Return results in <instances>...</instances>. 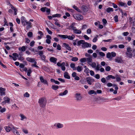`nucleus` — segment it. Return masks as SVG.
<instances>
[{
  "mask_svg": "<svg viewBox=\"0 0 135 135\" xmlns=\"http://www.w3.org/2000/svg\"><path fill=\"white\" fill-rule=\"evenodd\" d=\"M46 102V99L44 97H42L40 98L38 101V103L39 104L40 106L42 108H44L45 107Z\"/></svg>",
  "mask_w": 135,
  "mask_h": 135,
  "instance_id": "obj_1",
  "label": "nucleus"
},
{
  "mask_svg": "<svg viewBox=\"0 0 135 135\" xmlns=\"http://www.w3.org/2000/svg\"><path fill=\"white\" fill-rule=\"evenodd\" d=\"M59 37L63 39L68 38V39L70 40H73L75 37V36L74 35H72L71 36H67L65 35H58Z\"/></svg>",
  "mask_w": 135,
  "mask_h": 135,
  "instance_id": "obj_2",
  "label": "nucleus"
},
{
  "mask_svg": "<svg viewBox=\"0 0 135 135\" xmlns=\"http://www.w3.org/2000/svg\"><path fill=\"white\" fill-rule=\"evenodd\" d=\"M25 23H24L23 24L24 26L26 25V29L28 30L32 27L31 23L30 21L27 22L26 21H25Z\"/></svg>",
  "mask_w": 135,
  "mask_h": 135,
  "instance_id": "obj_3",
  "label": "nucleus"
},
{
  "mask_svg": "<svg viewBox=\"0 0 135 135\" xmlns=\"http://www.w3.org/2000/svg\"><path fill=\"white\" fill-rule=\"evenodd\" d=\"M86 81L89 84L91 85L92 83L94 82V80L90 77H88L86 78Z\"/></svg>",
  "mask_w": 135,
  "mask_h": 135,
  "instance_id": "obj_4",
  "label": "nucleus"
},
{
  "mask_svg": "<svg viewBox=\"0 0 135 135\" xmlns=\"http://www.w3.org/2000/svg\"><path fill=\"white\" fill-rule=\"evenodd\" d=\"M73 17L75 19L78 20H81L83 19V16L80 15H74Z\"/></svg>",
  "mask_w": 135,
  "mask_h": 135,
  "instance_id": "obj_5",
  "label": "nucleus"
},
{
  "mask_svg": "<svg viewBox=\"0 0 135 135\" xmlns=\"http://www.w3.org/2000/svg\"><path fill=\"white\" fill-rule=\"evenodd\" d=\"M3 99L4 101H3L2 103L3 105L5 104L6 103H9V102L10 100V99L7 97H5L3 98Z\"/></svg>",
  "mask_w": 135,
  "mask_h": 135,
  "instance_id": "obj_6",
  "label": "nucleus"
},
{
  "mask_svg": "<svg viewBox=\"0 0 135 135\" xmlns=\"http://www.w3.org/2000/svg\"><path fill=\"white\" fill-rule=\"evenodd\" d=\"M91 45L90 44L87 43V42H84L83 45H82V47L84 48H87L89 47H91Z\"/></svg>",
  "mask_w": 135,
  "mask_h": 135,
  "instance_id": "obj_7",
  "label": "nucleus"
},
{
  "mask_svg": "<svg viewBox=\"0 0 135 135\" xmlns=\"http://www.w3.org/2000/svg\"><path fill=\"white\" fill-rule=\"evenodd\" d=\"M18 128H15L13 126L12 127L11 131L13 132V133L15 134H17V135H20L19 133V132L17 130V129H18Z\"/></svg>",
  "mask_w": 135,
  "mask_h": 135,
  "instance_id": "obj_8",
  "label": "nucleus"
},
{
  "mask_svg": "<svg viewBox=\"0 0 135 135\" xmlns=\"http://www.w3.org/2000/svg\"><path fill=\"white\" fill-rule=\"evenodd\" d=\"M115 62L118 63H121L123 62L122 59L120 57H117L115 59Z\"/></svg>",
  "mask_w": 135,
  "mask_h": 135,
  "instance_id": "obj_9",
  "label": "nucleus"
},
{
  "mask_svg": "<svg viewBox=\"0 0 135 135\" xmlns=\"http://www.w3.org/2000/svg\"><path fill=\"white\" fill-rule=\"evenodd\" d=\"M6 89L4 88H3L2 87L0 88V93L1 96H2L5 95V93L4 91Z\"/></svg>",
  "mask_w": 135,
  "mask_h": 135,
  "instance_id": "obj_10",
  "label": "nucleus"
},
{
  "mask_svg": "<svg viewBox=\"0 0 135 135\" xmlns=\"http://www.w3.org/2000/svg\"><path fill=\"white\" fill-rule=\"evenodd\" d=\"M63 44V46L66 48V49L69 51L71 50V48L69 46L68 44L64 43Z\"/></svg>",
  "mask_w": 135,
  "mask_h": 135,
  "instance_id": "obj_11",
  "label": "nucleus"
},
{
  "mask_svg": "<svg viewBox=\"0 0 135 135\" xmlns=\"http://www.w3.org/2000/svg\"><path fill=\"white\" fill-rule=\"evenodd\" d=\"M75 97L77 100H79L81 99V97L80 93H76L75 95Z\"/></svg>",
  "mask_w": 135,
  "mask_h": 135,
  "instance_id": "obj_12",
  "label": "nucleus"
},
{
  "mask_svg": "<svg viewBox=\"0 0 135 135\" xmlns=\"http://www.w3.org/2000/svg\"><path fill=\"white\" fill-rule=\"evenodd\" d=\"M50 60L51 62L54 64H56L57 59L54 57H52L50 58Z\"/></svg>",
  "mask_w": 135,
  "mask_h": 135,
  "instance_id": "obj_13",
  "label": "nucleus"
},
{
  "mask_svg": "<svg viewBox=\"0 0 135 135\" xmlns=\"http://www.w3.org/2000/svg\"><path fill=\"white\" fill-rule=\"evenodd\" d=\"M88 8L87 6H83L81 7V10L84 12H86L88 11Z\"/></svg>",
  "mask_w": 135,
  "mask_h": 135,
  "instance_id": "obj_14",
  "label": "nucleus"
},
{
  "mask_svg": "<svg viewBox=\"0 0 135 135\" xmlns=\"http://www.w3.org/2000/svg\"><path fill=\"white\" fill-rule=\"evenodd\" d=\"M56 126L57 128H61L63 127V124L61 123H56L54 124V126Z\"/></svg>",
  "mask_w": 135,
  "mask_h": 135,
  "instance_id": "obj_15",
  "label": "nucleus"
},
{
  "mask_svg": "<svg viewBox=\"0 0 135 135\" xmlns=\"http://www.w3.org/2000/svg\"><path fill=\"white\" fill-rule=\"evenodd\" d=\"M75 23H72L69 26V28L72 29L73 31L76 28V27L74 26L75 25Z\"/></svg>",
  "mask_w": 135,
  "mask_h": 135,
  "instance_id": "obj_16",
  "label": "nucleus"
},
{
  "mask_svg": "<svg viewBox=\"0 0 135 135\" xmlns=\"http://www.w3.org/2000/svg\"><path fill=\"white\" fill-rule=\"evenodd\" d=\"M127 56L129 58H132V56L133 54L132 52H126V53Z\"/></svg>",
  "mask_w": 135,
  "mask_h": 135,
  "instance_id": "obj_17",
  "label": "nucleus"
},
{
  "mask_svg": "<svg viewBox=\"0 0 135 135\" xmlns=\"http://www.w3.org/2000/svg\"><path fill=\"white\" fill-rule=\"evenodd\" d=\"M6 131L7 132H9L10 130L11 131L12 127H10L8 126H5L4 127Z\"/></svg>",
  "mask_w": 135,
  "mask_h": 135,
  "instance_id": "obj_18",
  "label": "nucleus"
},
{
  "mask_svg": "<svg viewBox=\"0 0 135 135\" xmlns=\"http://www.w3.org/2000/svg\"><path fill=\"white\" fill-rule=\"evenodd\" d=\"M26 60L31 62H33L35 61V60L33 58L29 57L26 58Z\"/></svg>",
  "mask_w": 135,
  "mask_h": 135,
  "instance_id": "obj_19",
  "label": "nucleus"
},
{
  "mask_svg": "<svg viewBox=\"0 0 135 135\" xmlns=\"http://www.w3.org/2000/svg\"><path fill=\"white\" fill-rule=\"evenodd\" d=\"M74 32L76 34H80L81 33V30H78L76 28L74 31Z\"/></svg>",
  "mask_w": 135,
  "mask_h": 135,
  "instance_id": "obj_20",
  "label": "nucleus"
},
{
  "mask_svg": "<svg viewBox=\"0 0 135 135\" xmlns=\"http://www.w3.org/2000/svg\"><path fill=\"white\" fill-rule=\"evenodd\" d=\"M68 93V91L67 90H66L63 93H61L59 94L60 96H63L66 95Z\"/></svg>",
  "mask_w": 135,
  "mask_h": 135,
  "instance_id": "obj_21",
  "label": "nucleus"
},
{
  "mask_svg": "<svg viewBox=\"0 0 135 135\" xmlns=\"http://www.w3.org/2000/svg\"><path fill=\"white\" fill-rule=\"evenodd\" d=\"M64 76L65 78L69 79L70 78V76L68 75V73L67 72H66L64 73Z\"/></svg>",
  "mask_w": 135,
  "mask_h": 135,
  "instance_id": "obj_22",
  "label": "nucleus"
},
{
  "mask_svg": "<svg viewBox=\"0 0 135 135\" xmlns=\"http://www.w3.org/2000/svg\"><path fill=\"white\" fill-rule=\"evenodd\" d=\"M107 57L109 59V60H111L112 59V57L111 56V53L109 52L106 55Z\"/></svg>",
  "mask_w": 135,
  "mask_h": 135,
  "instance_id": "obj_23",
  "label": "nucleus"
},
{
  "mask_svg": "<svg viewBox=\"0 0 135 135\" xmlns=\"http://www.w3.org/2000/svg\"><path fill=\"white\" fill-rule=\"evenodd\" d=\"M50 81L51 82L54 83L55 84H59L60 83V82L59 81L55 80L54 79H51Z\"/></svg>",
  "mask_w": 135,
  "mask_h": 135,
  "instance_id": "obj_24",
  "label": "nucleus"
},
{
  "mask_svg": "<svg viewBox=\"0 0 135 135\" xmlns=\"http://www.w3.org/2000/svg\"><path fill=\"white\" fill-rule=\"evenodd\" d=\"M18 50L20 51H24L26 50V49L25 46H22L21 47H19Z\"/></svg>",
  "mask_w": 135,
  "mask_h": 135,
  "instance_id": "obj_25",
  "label": "nucleus"
},
{
  "mask_svg": "<svg viewBox=\"0 0 135 135\" xmlns=\"http://www.w3.org/2000/svg\"><path fill=\"white\" fill-rule=\"evenodd\" d=\"M75 65L73 63H71V64L70 65V67L73 68V70H76V68L75 67Z\"/></svg>",
  "mask_w": 135,
  "mask_h": 135,
  "instance_id": "obj_26",
  "label": "nucleus"
},
{
  "mask_svg": "<svg viewBox=\"0 0 135 135\" xmlns=\"http://www.w3.org/2000/svg\"><path fill=\"white\" fill-rule=\"evenodd\" d=\"M59 88V87L58 86L55 85H52L51 87L52 89L55 90L58 89Z\"/></svg>",
  "mask_w": 135,
  "mask_h": 135,
  "instance_id": "obj_27",
  "label": "nucleus"
},
{
  "mask_svg": "<svg viewBox=\"0 0 135 135\" xmlns=\"http://www.w3.org/2000/svg\"><path fill=\"white\" fill-rule=\"evenodd\" d=\"M113 9L112 8L108 7L107 8L106 11L108 13H109L111 11H113Z\"/></svg>",
  "mask_w": 135,
  "mask_h": 135,
  "instance_id": "obj_28",
  "label": "nucleus"
},
{
  "mask_svg": "<svg viewBox=\"0 0 135 135\" xmlns=\"http://www.w3.org/2000/svg\"><path fill=\"white\" fill-rule=\"evenodd\" d=\"M84 42V41L83 40H81L78 41L77 42L78 45L79 46L81 44L83 45Z\"/></svg>",
  "mask_w": 135,
  "mask_h": 135,
  "instance_id": "obj_29",
  "label": "nucleus"
},
{
  "mask_svg": "<svg viewBox=\"0 0 135 135\" xmlns=\"http://www.w3.org/2000/svg\"><path fill=\"white\" fill-rule=\"evenodd\" d=\"M82 67L81 66H78L76 68V69L78 72H80L82 70Z\"/></svg>",
  "mask_w": 135,
  "mask_h": 135,
  "instance_id": "obj_30",
  "label": "nucleus"
},
{
  "mask_svg": "<svg viewBox=\"0 0 135 135\" xmlns=\"http://www.w3.org/2000/svg\"><path fill=\"white\" fill-rule=\"evenodd\" d=\"M86 59L87 60L88 63V64L92 62V59L91 57H88Z\"/></svg>",
  "mask_w": 135,
  "mask_h": 135,
  "instance_id": "obj_31",
  "label": "nucleus"
},
{
  "mask_svg": "<svg viewBox=\"0 0 135 135\" xmlns=\"http://www.w3.org/2000/svg\"><path fill=\"white\" fill-rule=\"evenodd\" d=\"M119 5L122 6H124V7H126L127 5L126 3H124L122 2H121L119 3Z\"/></svg>",
  "mask_w": 135,
  "mask_h": 135,
  "instance_id": "obj_32",
  "label": "nucleus"
},
{
  "mask_svg": "<svg viewBox=\"0 0 135 135\" xmlns=\"http://www.w3.org/2000/svg\"><path fill=\"white\" fill-rule=\"evenodd\" d=\"M80 61L82 62H85L86 61V58H83L80 60Z\"/></svg>",
  "mask_w": 135,
  "mask_h": 135,
  "instance_id": "obj_33",
  "label": "nucleus"
},
{
  "mask_svg": "<svg viewBox=\"0 0 135 135\" xmlns=\"http://www.w3.org/2000/svg\"><path fill=\"white\" fill-rule=\"evenodd\" d=\"M73 8L79 12H81V11L80 9H79L76 6L74 5L73 6Z\"/></svg>",
  "mask_w": 135,
  "mask_h": 135,
  "instance_id": "obj_34",
  "label": "nucleus"
},
{
  "mask_svg": "<svg viewBox=\"0 0 135 135\" xmlns=\"http://www.w3.org/2000/svg\"><path fill=\"white\" fill-rule=\"evenodd\" d=\"M71 60L73 61H77L78 59L77 57H73L71 59Z\"/></svg>",
  "mask_w": 135,
  "mask_h": 135,
  "instance_id": "obj_35",
  "label": "nucleus"
},
{
  "mask_svg": "<svg viewBox=\"0 0 135 135\" xmlns=\"http://www.w3.org/2000/svg\"><path fill=\"white\" fill-rule=\"evenodd\" d=\"M61 15L60 14H56L54 15H52L53 17H60L61 16Z\"/></svg>",
  "mask_w": 135,
  "mask_h": 135,
  "instance_id": "obj_36",
  "label": "nucleus"
},
{
  "mask_svg": "<svg viewBox=\"0 0 135 135\" xmlns=\"http://www.w3.org/2000/svg\"><path fill=\"white\" fill-rule=\"evenodd\" d=\"M21 22H22V23L23 25L24 24V23L25 22V21H25V19H24V17H21Z\"/></svg>",
  "mask_w": 135,
  "mask_h": 135,
  "instance_id": "obj_37",
  "label": "nucleus"
},
{
  "mask_svg": "<svg viewBox=\"0 0 135 135\" xmlns=\"http://www.w3.org/2000/svg\"><path fill=\"white\" fill-rule=\"evenodd\" d=\"M28 36L29 37H31L32 36L33 33L32 32H30L27 33Z\"/></svg>",
  "mask_w": 135,
  "mask_h": 135,
  "instance_id": "obj_38",
  "label": "nucleus"
},
{
  "mask_svg": "<svg viewBox=\"0 0 135 135\" xmlns=\"http://www.w3.org/2000/svg\"><path fill=\"white\" fill-rule=\"evenodd\" d=\"M27 75L28 76H30V74L32 73V70L31 69H29L27 70Z\"/></svg>",
  "mask_w": 135,
  "mask_h": 135,
  "instance_id": "obj_39",
  "label": "nucleus"
},
{
  "mask_svg": "<svg viewBox=\"0 0 135 135\" xmlns=\"http://www.w3.org/2000/svg\"><path fill=\"white\" fill-rule=\"evenodd\" d=\"M122 97L121 96H119L115 98H114V100H120L121 99Z\"/></svg>",
  "mask_w": 135,
  "mask_h": 135,
  "instance_id": "obj_40",
  "label": "nucleus"
},
{
  "mask_svg": "<svg viewBox=\"0 0 135 135\" xmlns=\"http://www.w3.org/2000/svg\"><path fill=\"white\" fill-rule=\"evenodd\" d=\"M46 29L49 34H51L52 33V32L50 30L48 27H46Z\"/></svg>",
  "mask_w": 135,
  "mask_h": 135,
  "instance_id": "obj_41",
  "label": "nucleus"
},
{
  "mask_svg": "<svg viewBox=\"0 0 135 135\" xmlns=\"http://www.w3.org/2000/svg\"><path fill=\"white\" fill-rule=\"evenodd\" d=\"M127 51L126 52H132V50L131 48L129 47H127Z\"/></svg>",
  "mask_w": 135,
  "mask_h": 135,
  "instance_id": "obj_42",
  "label": "nucleus"
},
{
  "mask_svg": "<svg viewBox=\"0 0 135 135\" xmlns=\"http://www.w3.org/2000/svg\"><path fill=\"white\" fill-rule=\"evenodd\" d=\"M99 54L102 57L104 56L105 55V54L102 52H99Z\"/></svg>",
  "mask_w": 135,
  "mask_h": 135,
  "instance_id": "obj_43",
  "label": "nucleus"
},
{
  "mask_svg": "<svg viewBox=\"0 0 135 135\" xmlns=\"http://www.w3.org/2000/svg\"><path fill=\"white\" fill-rule=\"evenodd\" d=\"M110 69H111V68L109 66H107L105 68V70L107 71H110Z\"/></svg>",
  "mask_w": 135,
  "mask_h": 135,
  "instance_id": "obj_44",
  "label": "nucleus"
},
{
  "mask_svg": "<svg viewBox=\"0 0 135 135\" xmlns=\"http://www.w3.org/2000/svg\"><path fill=\"white\" fill-rule=\"evenodd\" d=\"M95 91L94 90H91L89 91L88 92V94L90 95L94 93Z\"/></svg>",
  "mask_w": 135,
  "mask_h": 135,
  "instance_id": "obj_45",
  "label": "nucleus"
},
{
  "mask_svg": "<svg viewBox=\"0 0 135 135\" xmlns=\"http://www.w3.org/2000/svg\"><path fill=\"white\" fill-rule=\"evenodd\" d=\"M43 51H38V54L40 56L43 55Z\"/></svg>",
  "mask_w": 135,
  "mask_h": 135,
  "instance_id": "obj_46",
  "label": "nucleus"
},
{
  "mask_svg": "<svg viewBox=\"0 0 135 135\" xmlns=\"http://www.w3.org/2000/svg\"><path fill=\"white\" fill-rule=\"evenodd\" d=\"M98 36L97 35H96V36L95 37L93 40V42H96L97 40V38L98 37Z\"/></svg>",
  "mask_w": 135,
  "mask_h": 135,
  "instance_id": "obj_47",
  "label": "nucleus"
},
{
  "mask_svg": "<svg viewBox=\"0 0 135 135\" xmlns=\"http://www.w3.org/2000/svg\"><path fill=\"white\" fill-rule=\"evenodd\" d=\"M101 81L103 83H105L106 82V79L104 78H103L101 79Z\"/></svg>",
  "mask_w": 135,
  "mask_h": 135,
  "instance_id": "obj_48",
  "label": "nucleus"
},
{
  "mask_svg": "<svg viewBox=\"0 0 135 135\" xmlns=\"http://www.w3.org/2000/svg\"><path fill=\"white\" fill-rule=\"evenodd\" d=\"M102 66H100V65L98 64L96 66V69L97 70H100V68Z\"/></svg>",
  "mask_w": 135,
  "mask_h": 135,
  "instance_id": "obj_49",
  "label": "nucleus"
},
{
  "mask_svg": "<svg viewBox=\"0 0 135 135\" xmlns=\"http://www.w3.org/2000/svg\"><path fill=\"white\" fill-rule=\"evenodd\" d=\"M24 96L25 97H29L30 95L27 92H26L24 94Z\"/></svg>",
  "mask_w": 135,
  "mask_h": 135,
  "instance_id": "obj_50",
  "label": "nucleus"
},
{
  "mask_svg": "<svg viewBox=\"0 0 135 135\" xmlns=\"http://www.w3.org/2000/svg\"><path fill=\"white\" fill-rule=\"evenodd\" d=\"M111 55L112 56V57H114L116 55V54L115 52H112L111 53Z\"/></svg>",
  "mask_w": 135,
  "mask_h": 135,
  "instance_id": "obj_51",
  "label": "nucleus"
},
{
  "mask_svg": "<svg viewBox=\"0 0 135 135\" xmlns=\"http://www.w3.org/2000/svg\"><path fill=\"white\" fill-rule=\"evenodd\" d=\"M35 42L34 41H32L30 43V46H33L34 45Z\"/></svg>",
  "mask_w": 135,
  "mask_h": 135,
  "instance_id": "obj_52",
  "label": "nucleus"
},
{
  "mask_svg": "<svg viewBox=\"0 0 135 135\" xmlns=\"http://www.w3.org/2000/svg\"><path fill=\"white\" fill-rule=\"evenodd\" d=\"M114 19L115 21L117 22L118 21V16L117 15H115L114 17Z\"/></svg>",
  "mask_w": 135,
  "mask_h": 135,
  "instance_id": "obj_53",
  "label": "nucleus"
},
{
  "mask_svg": "<svg viewBox=\"0 0 135 135\" xmlns=\"http://www.w3.org/2000/svg\"><path fill=\"white\" fill-rule=\"evenodd\" d=\"M34 62V64H32V66H34L36 68H38V66L36 64H37V62L36 61H35Z\"/></svg>",
  "mask_w": 135,
  "mask_h": 135,
  "instance_id": "obj_54",
  "label": "nucleus"
},
{
  "mask_svg": "<svg viewBox=\"0 0 135 135\" xmlns=\"http://www.w3.org/2000/svg\"><path fill=\"white\" fill-rule=\"evenodd\" d=\"M41 59L42 60H44L46 58V56L45 55H43L41 56Z\"/></svg>",
  "mask_w": 135,
  "mask_h": 135,
  "instance_id": "obj_55",
  "label": "nucleus"
},
{
  "mask_svg": "<svg viewBox=\"0 0 135 135\" xmlns=\"http://www.w3.org/2000/svg\"><path fill=\"white\" fill-rule=\"evenodd\" d=\"M6 110V108H4L1 109L0 110V111L1 113H3V112H4Z\"/></svg>",
  "mask_w": 135,
  "mask_h": 135,
  "instance_id": "obj_56",
  "label": "nucleus"
},
{
  "mask_svg": "<svg viewBox=\"0 0 135 135\" xmlns=\"http://www.w3.org/2000/svg\"><path fill=\"white\" fill-rule=\"evenodd\" d=\"M129 34V33L127 32H124L123 33V35L124 36H127Z\"/></svg>",
  "mask_w": 135,
  "mask_h": 135,
  "instance_id": "obj_57",
  "label": "nucleus"
},
{
  "mask_svg": "<svg viewBox=\"0 0 135 135\" xmlns=\"http://www.w3.org/2000/svg\"><path fill=\"white\" fill-rule=\"evenodd\" d=\"M91 66L93 68L95 67L96 66V63L94 62H93L91 64Z\"/></svg>",
  "mask_w": 135,
  "mask_h": 135,
  "instance_id": "obj_58",
  "label": "nucleus"
},
{
  "mask_svg": "<svg viewBox=\"0 0 135 135\" xmlns=\"http://www.w3.org/2000/svg\"><path fill=\"white\" fill-rule=\"evenodd\" d=\"M46 7H42L41 8V10L43 12H45L46 11Z\"/></svg>",
  "mask_w": 135,
  "mask_h": 135,
  "instance_id": "obj_59",
  "label": "nucleus"
},
{
  "mask_svg": "<svg viewBox=\"0 0 135 135\" xmlns=\"http://www.w3.org/2000/svg\"><path fill=\"white\" fill-rule=\"evenodd\" d=\"M124 46L123 45H120L118 46V47L120 49L123 48L124 47Z\"/></svg>",
  "mask_w": 135,
  "mask_h": 135,
  "instance_id": "obj_60",
  "label": "nucleus"
},
{
  "mask_svg": "<svg viewBox=\"0 0 135 135\" xmlns=\"http://www.w3.org/2000/svg\"><path fill=\"white\" fill-rule=\"evenodd\" d=\"M22 131L25 134H27L28 133V131L27 129H22Z\"/></svg>",
  "mask_w": 135,
  "mask_h": 135,
  "instance_id": "obj_61",
  "label": "nucleus"
},
{
  "mask_svg": "<svg viewBox=\"0 0 135 135\" xmlns=\"http://www.w3.org/2000/svg\"><path fill=\"white\" fill-rule=\"evenodd\" d=\"M57 49L58 50H61V46L59 44H58L57 46Z\"/></svg>",
  "mask_w": 135,
  "mask_h": 135,
  "instance_id": "obj_62",
  "label": "nucleus"
},
{
  "mask_svg": "<svg viewBox=\"0 0 135 135\" xmlns=\"http://www.w3.org/2000/svg\"><path fill=\"white\" fill-rule=\"evenodd\" d=\"M84 37L85 40H88L89 39V37L86 35H84Z\"/></svg>",
  "mask_w": 135,
  "mask_h": 135,
  "instance_id": "obj_63",
  "label": "nucleus"
},
{
  "mask_svg": "<svg viewBox=\"0 0 135 135\" xmlns=\"http://www.w3.org/2000/svg\"><path fill=\"white\" fill-rule=\"evenodd\" d=\"M132 52L133 55V56L135 57V49L133 50Z\"/></svg>",
  "mask_w": 135,
  "mask_h": 135,
  "instance_id": "obj_64",
  "label": "nucleus"
}]
</instances>
